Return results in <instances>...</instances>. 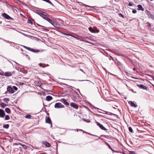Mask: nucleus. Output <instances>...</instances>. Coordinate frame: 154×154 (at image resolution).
Listing matches in <instances>:
<instances>
[{
    "label": "nucleus",
    "instance_id": "10",
    "mask_svg": "<svg viewBox=\"0 0 154 154\" xmlns=\"http://www.w3.org/2000/svg\"><path fill=\"white\" fill-rule=\"evenodd\" d=\"M5 116L4 111L2 109H0V117L3 118Z\"/></svg>",
    "mask_w": 154,
    "mask_h": 154
},
{
    "label": "nucleus",
    "instance_id": "4",
    "mask_svg": "<svg viewBox=\"0 0 154 154\" xmlns=\"http://www.w3.org/2000/svg\"><path fill=\"white\" fill-rule=\"evenodd\" d=\"M45 122L46 123H48L50 124H51V127L52 126V122L49 117H48L47 116L46 117Z\"/></svg>",
    "mask_w": 154,
    "mask_h": 154
},
{
    "label": "nucleus",
    "instance_id": "42",
    "mask_svg": "<svg viewBox=\"0 0 154 154\" xmlns=\"http://www.w3.org/2000/svg\"><path fill=\"white\" fill-rule=\"evenodd\" d=\"M149 75L150 77H151V78H152L154 80V76H152L151 75Z\"/></svg>",
    "mask_w": 154,
    "mask_h": 154
},
{
    "label": "nucleus",
    "instance_id": "3",
    "mask_svg": "<svg viewBox=\"0 0 154 154\" xmlns=\"http://www.w3.org/2000/svg\"><path fill=\"white\" fill-rule=\"evenodd\" d=\"M54 107L55 108H64V106L61 103H56L55 104Z\"/></svg>",
    "mask_w": 154,
    "mask_h": 154
},
{
    "label": "nucleus",
    "instance_id": "59",
    "mask_svg": "<svg viewBox=\"0 0 154 154\" xmlns=\"http://www.w3.org/2000/svg\"><path fill=\"white\" fill-rule=\"evenodd\" d=\"M99 112V113H102L101 112H100V111H99V112Z\"/></svg>",
    "mask_w": 154,
    "mask_h": 154
},
{
    "label": "nucleus",
    "instance_id": "18",
    "mask_svg": "<svg viewBox=\"0 0 154 154\" xmlns=\"http://www.w3.org/2000/svg\"><path fill=\"white\" fill-rule=\"evenodd\" d=\"M28 50L30 51H32L34 52L37 53L38 52H39V50H35L34 49L30 48L29 47V48H28Z\"/></svg>",
    "mask_w": 154,
    "mask_h": 154
},
{
    "label": "nucleus",
    "instance_id": "15",
    "mask_svg": "<svg viewBox=\"0 0 154 154\" xmlns=\"http://www.w3.org/2000/svg\"><path fill=\"white\" fill-rule=\"evenodd\" d=\"M12 75V72H5L4 74V75L5 76H11Z\"/></svg>",
    "mask_w": 154,
    "mask_h": 154
},
{
    "label": "nucleus",
    "instance_id": "11",
    "mask_svg": "<svg viewBox=\"0 0 154 154\" xmlns=\"http://www.w3.org/2000/svg\"><path fill=\"white\" fill-rule=\"evenodd\" d=\"M53 25L55 28L59 29L61 27L60 25L56 22H54Z\"/></svg>",
    "mask_w": 154,
    "mask_h": 154
},
{
    "label": "nucleus",
    "instance_id": "6",
    "mask_svg": "<svg viewBox=\"0 0 154 154\" xmlns=\"http://www.w3.org/2000/svg\"><path fill=\"white\" fill-rule=\"evenodd\" d=\"M2 16L8 20H10L11 19V18L10 17L5 13H2Z\"/></svg>",
    "mask_w": 154,
    "mask_h": 154
},
{
    "label": "nucleus",
    "instance_id": "55",
    "mask_svg": "<svg viewBox=\"0 0 154 154\" xmlns=\"http://www.w3.org/2000/svg\"><path fill=\"white\" fill-rule=\"evenodd\" d=\"M95 108H96V109H100V110H101V109H99L98 108H97V107H95Z\"/></svg>",
    "mask_w": 154,
    "mask_h": 154
},
{
    "label": "nucleus",
    "instance_id": "7",
    "mask_svg": "<svg viewBox=\"0 0 154 154\" xmlns=\"http://www.w3.org/2000/svg\"><path fill=\"white\" fill-rule=\"evenodd\" d=\"M147 14L148 16L154 20V15L152 14L149 11L147 10L146 11Z\"/></svg>",
    "mask_w": 154,
    "mask_h": 154
},
{
    "label": "nucleus",
    "instance_id": "51",
    "mask_svg": "<svg viewBox=\"0 0 154 154\" xmlns=\"http://www.w3.org/2000/svg\"><path fill=\"white\" fill-rule=\"evenodd\" d=\"M26 56L29 59V57L27 55H26Z\"/></svg>",
    "mask_w": 154,
    "mask_h": 154
},
{
    "label": "nucleus",
    "instance_id": "61",
    "mask_svg": "<svg viewBox=\"0 0 154 154\" xmlns=\"http://www.w3.org/2000/svg\"><path fill=\"white\" fill-rule=\"evenodd\" d=\"M150 0V1H153V0Z\"/></svg>",
    "mask_w": 154,
    "mask_h": 154
},
{
    "label": "nucleus",
    "instance_id": "23",
    "mask_svg": "<svg viewBox=\"0 0 154 154\" xmlns=\"http://www.w3.org/2000/svg\"><path fill=\"white\" fill-rule=\"evenodd\" d=\"M3 100L5 102L8 103L10 100L8 98H5L3 99Z\"/></svg>",
    "mask_w": 154,
    "mask_h": 154
},
{
    "label": "nucleus",
    "instance_id": "16",
    "mask_svg": "<svg viewBox=\"0 0 154 154\" xmlns=\"http://www.w3.org/2000/svg\"><path fill=\"white\" fill-rule=\"evenodd\" d=\"M129 104L131 105V106L134 107L135 108L137 107V105H136L132 101H129L128 102Z\"/></svg>",
    "mask_w": 154,
    "mask_h": 154
},
{
    "label": "nucleus",
    "instance_id": "58",
    "mask_svg": "<svg viewBox=\"0 0 154 154\" xmlns=\"http://www.w3.org/2000/svg\"><path fill=\"white\" fill-rule=\"evenodd\" d=\"M152 85L153 86V87H154V85Z\"/></svg>",
    "mask_w": 154,
    "mask_h": 154
},
{
    "label": "nucleus",
    "instance_id": "9",
    "mask_svg": "<svg viewBox=\"0 0 154 154\" xmlns=\"http://www.w3.org/2000/svg\"><path fill=\"white\" fill-rule=\"evenodd\" d=\"M7 90L10 93L13 94L14 93V90H13V88L12 87L10 86H9L7 88Z\"/></svg>",
    "mask_w": 154,
    "mask_h": 154
},
{
    "label": "nucleus",
    "instance_id": "5",
    "mask_svg": "<svg viewBox=\"0 0 154 154\" xmlns=\"http://www.w3.org/2000/svg\"><path fill=\"white\" fill-rule=\"evenodd\" d=\"M97 125L102 130L106 131L107 129L104 127L102 124L98 122H97Z\"/></svg>",
    "mask_w": 154,
    "mask_h": 154
},
{
    "label": "nucleus",
    "instance_id": "36",
    "mask_svg": "<svg viewBox=\"0 0 154 154\" xmlns=\"http://www.w3.org/2000/svg\"><path fill=\"white\" fill-rule=\"evenodd\" d=\"M107 145L109 147L110 149L111 150L113 151H114V150L110 146L108 143H107Z\"/></svg>",
    "mask_w": 154,
    "mask_h": 154
},
{
    "label": "nucleus",
    "instance_id": "21",
    "mask_svg": "<svg viewBox=\"0 0 154 154\" xmlns=\"http://www.w3.org/2000/svg\"><path fill=\"white\" fill-rule=\"evenodd\" d=\"M88 29L89 30L91 31V32H92L95 33L96 32H95V30L93 28L91 27H90Z\"/></svg>",
    "mask_w": 154,
    "mask_h": 154
},
{
    "label": "nucleus",
    "instance_id": "53",
    "mask_svg": "<svg viewBox=\"0 0 154 154\" xmlns=\"http://www.w3.org/2000/svg\"><path fill=\"white\" fill-rule=\"evenodd\" d=\"M120 14L121 15V16L122 17H124V16L123 15H122V14Z\"/></svg>",
    "mask_w": 154,
    "mask_h": 154
},
{
    "label": "nucleus",
    "instance_id": "49",
    "mask_svg": "<svg viewBox=\"0 0 154 154\" xmlns=\"http://www.w3.org/2000/svg\"><path fill=\"white\" fill-rule=\"evenodd\" d=\"M2 132L0 131V136L2 135Z\"/></svg>",
    "mask_w": 154,
    "mask_h": 154
},
{
    "label": "nucleus",
    "instance_id": "14",
    "mask_svg": "<svg viewBox=\"0 0 154 154\" xmlns=\"http://www.w3.org/2000/svg\"><path fill=\"white\" fill-rule=\"evenodd\" d=\"M42 143L45 145L46 147H49L50 146V144L47 141H42Z\"/></svg>",
    "mask_w": 154,
    "mask_h": 154
},
{
    "label": "nucleus",
    "instance_id": "41",
    "mask_svg": "<svg viewBox=\"0 0 154 154\" xmlns=\"http://www.w3.org/2000/svg\"><path fill=\"white\" fill-rule=\"evenodd\" d=\"M130 154H135V153L133 151H131L130 152Z\"/></svg>",
    "mask_w": 154,
    "mask_h": 154
},
{
    "label": "nucleus",
    "instance_id": "31",
    "mask_svg": "<svg viewBox=\"0 0 154 154\" xmlns=\"http://www.w3.org/2000/svg\"><path fill=\"white\" fill-rule=\"evenodd\" d=\"M129 130L130 132L131 133H134V131H133V130L131 127H129Z\"/></svg>",
    "mask_w": 154,
    "mask_h": 154
},
{
    "label": "nucleus",
    "instance_id": "27",
    "mask_svg": "<svg viewBox=\"0 0 154 154\" xmlns=\"http://www.w3.org/2000/svg\"><path fill=\"white\" fill-rule=\"evenodd\" d=\"M31 115H26L25 116V117L26 118H27V119H30L31 118Z\"/></svg>",
    "mask_w": 154,
    "mask_h": 154
},
{
    "label": "nucleus",
    "instance_id": "45",
    "mask_svg": "<svg viewBox=\"0 0 154 154\" xmlns=\"http://www.w3.org/2000/svg\"><path fill=\"white\" fill-rule=\"evenodd\" d=\"M41 17H42V18L44 19V18L45 17H46L47 16H45V15H43V16H42Z\"/></svg>",
    "mask_w": 154,
    "mask_h": 154
},
{
    "label": "nucleus",
    "instance_id": "38",
    "mask_svg": "<svg viewBox=\"0 0 154 154\" xmlns=\"http://www.w3.org/2000/svg\"><path fill=\"white\" fill-rule=\"evenodd\" d=\"M55 22L53 21H52L51 20L50 21H49V23L52 24V25H53V24L54 23V22Z\"/></svg>",
    "mask_w": 154,
    "mask_h": 154
},
{
    "label": "nucleus",
    "instance_id": "43",
    "mask_svg": "<svg viewBox=\"0 0 154 154\" xmlns=\"http://www.w3.org/2000/svg\"><path fill=\"white\" fill-rule=\"evenodd\" d=\"M64 34L66 35H67V36H71V34H67V33H64Z\"/></svg>",
    "mask_w": 154,
    "mask_h": 154
},
{
    "label": "nucleus",
    "instance_id": "12",
    "mask_svg": "<svg viewBox=\"0 0 154 154\" xmlns=\"http://www.w3.org/2000/svg\"><path fill=\"white\" fill-rule=\"evenodd\" d=\"M70 106L76 109H77L78 108V105L73 103H71L70 104Z\"/></svg>",
    "mask_w": 154,
    "mask_h": 154
},
{
    "label": "nucleus",
    "instance_id": "2",
    "mask_svg": "<svg viewBox=\"0 0 154 154\" xmlns=\"http://www.w3.org/2000/svg\"><path fill=\"white\" fill-rule=\"evenodd\" d=\"M36 13L41 16H43V15H44L45 16H49V15L48 14L41 10L37 11Z\"/></svg>",
    "mask_w": 154,
    "mask_h": 154
},
{
    "label": "nucleus",
    "instance_id": "19",
    "mask_svg": "<svg viewBox=\"0 0 154 154\" xmlns=\"http://www.w3.org/2000/svg\"><path fill=\"white\" fill-rule=\"evenodd\" d=\"M52 97L51 96H48L46 97V100L48 101H50L52 99Z\"/></svg>",
    "mask_w": 154,
    "mask_h": 154
},
{
    "label": "nucleus",
    "instance_id": "22",
    "mask_svg": "<svg viewBox=\"0 0 154 154\" xmlns=\"http://www.w3.org/2000/svg\"><path fill=\"white\" fill-rule=\"evenodd\" d=\"M5 112L8 113H10L11 110L8 108H6L5 109Z\"/></svg>",
    "mask_w": 154,
    "mask_h": 154
},
{
    "label": "nucleus",
    "instance_id": "30",
    "mask_svg": "<svg viewBox=\"0 0 154 154\" xmlns=\"http://www.w3.org/2000/svg\"><path fill=\"white\" fill-rule=\"evenodd\" d=\"M10 119L9 116L8 115H6L5 116V120H8Z\"/></svg>",
    "mask_w": 154,
    "mask_h": 154
},
{
    "label": "nucleus",
    "instance_id": "17",
    "mask_svg": "<svg viewBox=\"0 0 154 154\" xmlns=\"http://www.w3.org/2000/svg\"><path fill=\"white\" fill-rule=\"evenodd\" d=\"M138 8H137V10H141L142 11H144V9L143 8L142 6L140 5H138L137 6Z\"/></svg>",
    "mask_w": 154,
    "mask_h": 154
},
{
    "label": "nucleus",
    "instance_id": "32",
    "mask_svg": "<svg viewBox=\"0 0 154 154\" xmlns=\"http://www.w3.org/2000/svg\"><path fill=\"white\" fill-rule=\"evenodd\" d=\"M12 88H13V90H14V91H17L18 89L17 88L16 86H13Z\"/></svg>",
    "mask_w": 154,
    "mask_h": 154
},
{
    "label": "nucleus",
    "instance_id": "28",
    "mask_svg": "<svg viewBox=\"0 0 154 154\" xmlns=\"http://www.w3.org/2000/svg\"><path fill=\"white\" fill-rule=\"evenodd\" d=\"M44 19L45 20H46L47 21H48L49 22V21L51 20V19L50 18H48L47 17H45L44 18Z\"/></svg>",
    "mask_w": 154,
    "mask_h": 154
},
{
    "label": "nucleus",
    "instance_id": "33",
    "mask_svg": "<svg viewBox=\"0 0 154 154\" xmlns=\"http://www.w3.org/2000/svg\"><path fill=\"white\" fill-rule=\"evenodd\" d=\"M28 23L30 24L31 25H32L33 24L31 20L30 19H28L27 22Z\"/></svg>",
    "mask_w": 154,
    "mask_h": 154
},
{
    "label": "nucleus",
    "instance_id": "37",
    "mask_svg": "<svg viewBox=\"0 0 154 154\" xmlns=\"http://www.w3.org/2000/svg\"><path fill=\"white\" fill-rule=\"evenodd\" d=\"M23 147V148L25 149H27V146H26L25 145H24V144H23L22 145H21Z\"/></svg>",
    "mask_w": 154,
    "mask_h": 154
},
{
    "label": "nucleus",
    "instance_id": "8",
    "mask_svg": "<svg viewBox=\"0 0 154 154\" xmlns=\"http://www.w3.org/2000/svg\"><path fill=\"white\" fill-rule=\"evenodd\" d=\"M60 101L61 102L63 103L66 106H69V103H68L66 99L63 98L61 99Z\"/></svg>",
    "mask_w": 154,
    "mask_h": 154
},
{
    "label": "nucleus",
    "instance_id": "13",
    "mask_svg": "<svg viewBox=\"0 0 154 154\" xmlns=\"http://www.w3.org/2000/svg\"><path fill=\"white\" fill-rule=\"evenodd\" d=\"M137 85L139 87V88H140L143 89L145 90V89H147V88L146 86L140 84V85H138L137 84Z\"/></svg>",
    "mask_w": 154,
    "mask_h": 154
},
{
    "label": "nucleus",
    "instance_id": "47",
    "mask_svg": "<svg viewBox=\"0 0 154 154\" xmlns=\"http://www.w3.org/2000/svg\"><path fill=\"white\" fill-rule=\"evenodd\" d=\"M0 75H2V76L4 75L3 73H0Z\"/></svg>",
    "mask_w": 154,
    "mask_h": 154
},
{
    "label": "nucleus",
    "instance_id": "60",
    "mask_svg": "<svg viewBox=\"0 0 154 154\" xmlns=\"http://www.w3.org/2000/svg\"><path fill=\"white\" fill-rule=\"evenodd\" d=\"M103 69H104V70H106V69L105 68H104Z\"/></svg>",
    "mask_w": 154,
    "mask_h": 154
},
{
    "label": "nucleus",
    "instance_id": "44",
    "mask_svg": "<svg viewBox=\"0 0 154 154\" xmlns=\"http://www.w3.org/2000/svg\"><path fill=\"white\" fill-rule=\"evenodd\" d=\"M36 24H37V26H38L44 27V26H41V25H39V24H38V23H37Z\"/></svg>",
    "mask_w": 154,
    "mask_h": 154
},
{
    "label": "nucleus",
    "instance_id": "57",
    "mask_svg": "<svg viewBox=\"0 0 154 154\" xmlns=\"http://www.w3.org/2000/svg\"><path fill=\"white\" fill-rule=\"evenodd\" d=\"M88 39H90V40H92L91 39V38H89Z\"/></svg>",
    "mask_w": 154,
    "mask_h": 154
},
{
    "label": "nucleus",
    "instance_id": "24",
    "mask_svg": "<svg viewBox=\"0 0 154 154\" xmlns=\"http://www.w3.org/2000/svg\"><path fill=\"white\" fill-rule=\"evenodd\" d=\"M104 111V112H106V113L105 114H107L108 115H114V114L111 112H106V111Z\"/></svg>",
    "mask_w": 154,
    "mask_h": 154
},
{
    "label": "nucleus",
    "instance_id": "34",
    "mask_svg": "<svg viewBox=\"0 0 154 154\" xmlns=\"http://www.w3.org/2000/svg\"><path fill=\"white\" fill-rule=\"evenodd\" d=\"M134 5V4H133L131 2H129L128 4V5L129 6H133Z\"/></svg>",
    "mask_w": 154,
    "mask_h": 154
},
{
    "label": "nucleus",
    "instance_id": "40",
    "mask_svg": "<svg viewBox=\"0 0 154 154\" xmlns=\"http://www.w3.org/2000/svg\"><path fill=\"white\" fill-rule=\"evenodd\" d=\"M23 47L27 49L28 50L29 48V47H27L25 46H23Z\"/></svg>",
    "mask_w": 154,
    "mask_h": 154
},
{
    "label": "nucleus",
    "instance_id": "52",
    "mask_svg": "<svg viewBox=\"0 0 154 154\" xmlns=\"http://www.w3.org/2000/svg\"><path fill=\"white\" fill-rule=\"evenodd\" d=\"M88 134H90V135H93V136H96V135H92V134H89V133H88Z\"/></svg>",
    "mask_w": 154,
    "mask_h": 154
},
{
    "label": "nucleus",
    "instance_id": "39",
    "mask_svg": "<svg viewBox=\"0 0 154 154\" xmlns=\"http://www.w3.org/2000/svg\"><path fill=\"white\" fill-rule=\"evenodd\" d=\"M137 11L135 9H133L132 11V13L134 14H135L137 13Z\"/></svg>",
    "mask_w": 154,
    "mask_h": 154
},
{
    "label": "nucleus",
    "instance_id": "29",
    "mask_svg": "<svg viewBox=\"0 0 154 154\" xmlns=\"http://www.w3.org/2000/svg\"><path fill=\"white\" fill-rule=\"evenodd\" d=\"M44 19L45 20H46L47 21H48L49 22V21L51 20V19L50 18H48L47 17H45L44 18Z\"/></svg>",
    "mask_w": 154,
    "mask_h": 154
},
{
    "label": "nucleus",
    "instance_id": "35",
    "mask_svg": "<svg viewBox=\"0 0 154 154\" xmlns=\"http://www.w3.org/2000/svg\"><path fill=\"white\" fill-rule=\"evenodd\" d=\"M71 36L76 38L77 39H79V38L78 37H76L75 35H73L71 34Z\"/></svg>",
    "mask_w": 154,
    "mask_h": 154
},
{
    "label": "nucleus",
    "instance_id": "48",
    "mask_svg": "<svg viewBox=\"0 0 154 154\" xmlns=\"http://www.w3.org/2000/svg\"><path fill=\"white\" fill-rule=\"evenodd\" d=\"M82 120H84V121H87V122H90L89 121V122H88L87 121V120H86L85 119H82Z\"/></svg>",
    "mask_w": 154,
    "mask_h": 154
},
{
    "label": "nucleus",
    "instance_id": "25",
    "mask_svg": "<svg viewBox=\"0 0 154 154\" xmlns=\"http://www.w3.org/2000/svg\"><path fill=\"white\" fill-rule=\"evenodd\" d=\"M3 127L5 128L8 129L9 127V125L8 124L4 125Z\"/></svg>",
    "mask_w": 154,
    "mask_h": 154
},
{
    "label": "nucleus",
    "instance_id": "54",
    "mask_svg": "<svg viewBox=\"0 0 154 154\" xmlns=\"http://www.w3.org/2000/svg\"><path fill=\"white\" fill-rule=\"evenodd\" d=\"M86 42H87V43H90V42H89L88 41H85Z\"/></svg>",
    "mask_w": 154,
    "mask_h": 154
},
{
    "label": "nucleus",
    "instance_id": "46",
    "mask_svg": "<svg viewBox=\"0 0 154 154\" xmlns=\"http://www.w3.org/2000/svg\"><path fill=\"white\" fill-rule=\"evenodd\" d=\"M41 17H42V18L44 19V18L45 17H46L47 16H45V15H43V16H42Z\"/></svg>",
    "mask_w": 154,
    "mask_h": 154
},
{
    "label": "nucleus",
    "instance_id": "26",
    "mask_svg": "<svg viewBox=\"0 0 154 154\" xmlns=\"http://www.w3.org/2000/svg\"><path fill=\"white\" fill-rule=\"evenodd\" d=\"M38 65L40 67H45V64H43L42 63H39Z\"/></svg>",
    "mask_w": 154,
    "mask_h": 154
},
{
    "label": "nucleus",
    "instance_id": "56",
    "mask_svg": "<svg viewBox=\"0 0 154 154\" xmlns=\"http://www.w3.org/2000/svg\"><path fill=\"white\" fill-rule=\"evenodd\" d=\"M135 68H134L133 69V70H134V71L135 70Z\"/></svg>",
    "mask_w": 154,
    "mask_h": 154
},
{
    "label": "nucleus",
    "instance_id": "1",
    "mask_svg": "<svg viewBox=\"0 0 154 154\" xmlns=\"http://www.w3.org/2000/svg\"><path fill=\"white\" fill-rule=\"evenodd\" d=\"M36 13L41 16H43V15H44L45 16H49V15L48 14L41 10L37 11Z\"/></svg>",
    "mask_w": 154,
    "mask_h": 154
},
{
    "label": "nucleus",
    "instance_id": "20",
    "mask_svg": "<svg viewBox=\"0 0 154 154\" xmlns=\"http://www.w3.org/2000/svg\"><path fill=\"white\" fill-rule=\"evenodd\" d=\"M0 105L1 107L2 108H4L5 106H8L5 103H1L0 104Z\"/></svg>",
    "mask_w": 154,
    "mask_h": 154
},
{
    "label": "nucleus",
    "instance_id": "50",
    "mask_svg": "<svg viewBox=\"0 0 154 154\" xmlns=\"http://www.w3.org/2000/svg\"><path fill=\"white\" fill-rule=\"evenodd\" d=\"M24 84V83L22 82H20V85H22Z\"/></svg>",
    "mask_w": 154,
    "mask_h": 154
}]
</instances>
